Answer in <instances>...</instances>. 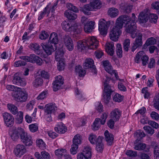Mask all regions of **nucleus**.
Returning <instances> with one entry per match:
<instances>
[{
  "mask_svg": "<svg viewBox=\"0 0 159 159\" xmlns=\"http://www.w3.org/2000/svg\"><path fill=\"white\" fill-rule=\"evenodd\" d=\"M129 16L123 15L120 16L117 19L115 25L111 29L110 34V39L112 41H116L121 33V30L123 24L130 20Z\"/></svg>",
  "mask_w": 159,
  "mask_h": 159,
  "instance_id": "obj_1",
  "label": "nucleus"
},
{
  "mask_svg": "<svg viewBox=\"0 0 159 159\" xmlns=\"http://www.w3.org/2000/svg\"><path fill=\"white\" fill-rule=\"evenodd\" d=\"M130 18V20L125 24H128L125 27V30L128 33H129L131 37L133 39L134 38L137 36L136 26V25L135 20V16L134 13L132 14V17Z\"/></svg>",
  "mask_w": 159,
  "mask_h": 159,
  "instance_id": "obj_2",
  "label": "nucleus"
},
{
  "mask_svg": "<svg viewBox=\"0 0 159 159\" xmlns=\"http://www.w3.org/2000/svg\"><path fill=\"white\" fill-rule=\"evenodd\" d=\"M102 6V3L100 0H94L89 4L84 6L83 9L84 13L86 15L90 14L89 11H92L95 9H99Z\"/></svg>",
  "mask_w": 159,
  "mask_h": 159,
  "instance_id": "obj_3",
  "label": "nucleus"
},
{
  "mask_svg": "<svg viewBox=\"0 0 159 159\" xmlns=\"http://www.w3.org/2000/svg\"><path fill=\"white\" fill-rule=\"evenodd\" d=\"M13 97L18 102H23L27 100L28 94L25 90L20 88L17 92L13 94Z\"/></svg>",
  "mask_w": 159,
  "mask_h": 159,
  "instance_id": "obj_4",
  "label": "nucleus"
},
{
  "mask_svg": "<svg viewBox=\"0 0 159 159\" xmlns=\"http://www.w3.org/2000/svg\"><path fill=\"white\" fill-rule=\"evenodd\" d=\"M20 58L21 59L27 62L32 63H36L39 66H41L43 63V61L41 58L34 54H31L29 56H21Z\"/></svg>",
  "mask_w": 159,
  "mask_h": 159,
  "instance_id": "obj_5",
  "label": "nucleus"
},
{
  "mask_svg": "<svg viewBox=\"0 0 159 159\" xmlns=\"http://www.w3.org/2000/svg\"><path fill=\"white\" fill-rule=\"evenodd\" d=\"M112 90L109 85H104V92L103 93V101L105 103L108 104L111 98Z\"/></svg>",
  "mask_w": 159,
  "mask_h": 159,
  "instance_id": "obj_6",
  "label": "nucleus"
},
{
  "mask_svg": "<svg viewBox=\"0 0 159 159\" xmlns=\"http://www.w3.org/2000/svg\"><path fill=\"white\" fill-rule=\"evenodd\" d=\"M109 24V22L106 21L104 19H101L99 20L98 29L101 34L105 35L107 34V30Z\"/></svg>",
  "mask_w": 159,
  "mask_h": 159,
  "instance_id": "obj_7",
  "label": "nucleus"
},
{
  "mask_svg": "<svg viewBox=\"0 0 159 159\" xmlns=\"http://www.w3.org/2000/svg\"><path fill=\"white\" fill-rule=\"evenodd\" d=\"M87 48L94 49L97 48L99 44L98 41L94 36L89 38L86 41Z\"/></svg>",
  "mask_w": 159,
  "mask_h": 159,
  "instance_id": "obj_8",
  "label": "nucleus"
},
{
  "mask_svg": "<svg viewBox=\"0 0 159 159\" xmlns=\"http://www.w3.org/2000/svg\"><path fill=\"white\" fill-rule=\"evenodd\" d=\"M102 63L105 70L111 75H114L116 78L118 79V76L116 70H112V66L109 61H102Z\"/></svg>",
  "mask_w": 159,
  "mask_h": 159,
  "instance_id": "obj_9",
  "label": "nucleus"
},
{
  "mask_svg": "<svg viewBox=\"0 0 159 159\" xmlns=\"http://www.w3.org/2000/svg\"><path fill=\"white\" fill-rule=\"evenodd\" d=\"M21 141L26 146H30L32 145L33 142L31 136L25 132H23L20 134Z\"/></svg>",
  "mask_w": 159,
  "mask_h": 159,
  "instance_id": "obj_10",
  "label": "nucleus"
},
{
  "mask_svg": "<svg viewBox=\"0 0 159 159\" xmlns=\"http://www.w3.org/2000/svg\"><path fill=\"white\" fill-rule=\"evenodd\" d=\"M93 64L94 61L93 59L91 58L87 59L83 64V66L84 69H91L92 72L96 74L97 71L95 66Z\"/></svg>",
  "mask_w": 159,
  "mask_h": 159,
  "instance_id": "obj_11",
  "label": "nucleus"
},
{
  "mask_svg": "<svg viewBox=\"0 0 159 159\" xmlns=\"http://www.w3.org/2000/svg\"><path fill=\"white\" fill-rule=\"evenodd\" d=\"M14 152L16 157H20L26 152V150L24 145L19 144L16 146Z\"/></svg>",
  "mask_w": 159,
  "mask_h": 159,
  "instance_id": "obj_12",
  "label": "nucleus"
},
{
  "mask_svg": "<svg viewBox=\"0 0 159 159\" xmlns=\"http://www.w3.org/2000/svg\"><path fill=\"white\" fill-rule=\"evenodd\" d=\"M4 120L7 127H11L14 123V118L12 115L8 113H5L3 114Z\"/></svg>",
  "mask_w": 159,
  "mask_h": 159,
  "instance_id": "obj_13",
  "label": "nucleus"
},
{
  "mask_svg": "<svg viewBox=\"0 0 159 159\" xmlns=\"http://www.w3.org/2000/svg\"><path fill=\"white\" fill-rule=\"evenodd\" d=\"M63 41L67 49L69 51H72L74 49V44L71 39L68 35H65L63 37Z\"/></svg>",
  "mask_w": 159,
  "mask_h": 159,
  "instance_id": "obj_14",
  "label": "nucleus"
},
{
  "mask_svg": "<svg viewBox=\"0 0 159 159\" xmlns=\"http://www.w3.org/2000/svg\"><path fill=\"white\" fill-rule=\"evenodd\" d=\"M64 83L62 77L61 75H59L56 77L55 81L53 83V90L57 91L60 89Z\"/></svg>",
  "mask_w": 159,
  "mask_h": 159,
  "instance_id": "obj_15",
  "label": "nucleus"
},
{
  "mask_svg": "<svg viewBox=\"0 0 159 159\" xmlns=\"http://www.w3.org/2000/svg\"><path fill=\"white\" fill-rule=\"evenodd\" d=\"M142 34L139 33L138 34V36L136 39L135 42L133 43L132 46L131 50L133 52H134L137 48L142 45Z\"/></svg>",
  "mask_w": 159,
  "mask_h": 159,
  "instance_id": "obj_16",
  "label": "nucleus"
},
{
  "mask_svg": "<svg viewBox=\"0 0 159 159\" xmlns=\"http://www.w3.org/2000/svg\"><path fill=\"white\" fill-rule=\"evenodd\" d=\"M149 15L147 10H144L140 12L138 17L139 22L142 23L146 22L149 19Z\"/></svg>",
  "mask_w": 159,
  "mask_h": 159,
  "instance_id": "obj_17",
  "label": "nucleus"
},
{
  "mask_svg": "<svg viewBox=\"0 0 159 159\" xmlns=\"http://www.w3.org/2000/svg\"><path fill=\"white\" fill-rule=\"evenodd\" d=\"M41 45L48 55H51L52 52L54 51L53 46L49 42H48V43H41Z\"/></svg>",
  "mask_w": 159,
  "mask_h": 159,
  "instance_id": "obj_18",
  "label": "nucleus"
},
{
  "mask_svg": "<svg viewBox=\"0 0 159 159\" xmlns=\"http://www.w3.org/2000/svg\"><path fill=\"white\" fill-rule=\"evenodd\" d=\"M121 115V111L118 108L113 110L110 113V117L115 121H118Z\"/></svg>",
  "mask_w": 159,
  "mask_h": 159,
  "instance_id": "obj_19",
  "label": "nucleus"
},
{
  "mask_svg": "<svg viewBox=\"0 0 159 159\" xmlns=\"http://www.w3.org/2000/svg\"><path fill=\"white\" fill-rule=\"evenodd\" d=\"M55 130L60 134H64L66 130V127L62 122L58 123L54 127Z\"/></svg>",
  "mask_w": 159,
  "mask_h": 159,
  "instance_id": "obj_20",
  "label": "nucleus"
},
{
  "mask_svg": "<svg viewBox=\"0 0 159 159\" xmlns=\"http://www.w3.org/2000/svg\"><path fill=\"white\" fill-rule=\"evenodd\" d=\"M57 109V108L55 104L50 103L45 105V111L48 115L51 114Z\"/></svg>",
  "mask_w": 159,
  "mask_h": 159,
  "instance_id": "obj_21",
  "label": "nucleus"
},
{
  "mask_svg": "<svg viewBox=\"0 0 159 159\" xmlns=\"http://www.w3.org/2000/svg\"><path fill=\"white\" fill-rule=\"evenodd\" d=\"M70 30L69 32L73 31L77 34L81 33V26L78 25L77 24L74 22H71Z\"/></svg>",
  "mask_w": 159,
  "mask_h": 159,
  "instance_id": "obj_22",
  "label": "nucleus"
},
{
  "mask_svg": "<svg viewBox=\"0 0 159 159\" xmlns=\"http://www.w3.org/2000/svg\"><path fill=\"white\" fill-rule=\"evenodd\" d=\"M106 50L107 53L111 56H112L115 52V47L112 42L107 43Z\"/></svg>",
  "mask_w": 159,
  "mask_h": 159,
  "instance_id": "obj_23",
  "label": "nucleus"
},
{
  "mask_svg": "<svg viewBox=\"0 0 159 159\" xmlns=\"http://www.w3.org/2000/svg\"><path fill=\"white\" fill-rule=\"evenodd\" d=\"M13 82L14 84L22 86H24L26 84V82L24 79H22L19 76H14L13 80Z\"/></svg>",
  "mask_w": 159,
  "mask_h": 159,
  "instance_id": "obj_24",
  "label": "nucleus"
},
{
  "mask_svg": "<svg viewBox=\"0 0 159 159\" xmlns=\"http://www.w3.org/2000/svg\"><path fill=\"white\" fill-rule=\"evenodd\" d=\"M94 22L93 21H90L86 24H84V28L85 31L87 33L91 32L94 28Z\"/></svg>",
  "mask_w": 159,
  "mask_h": 159,
  "instance_id": "obj_25",
  "label": "nucleus"
},
{
  "mask_svg": "<svg viewBox=\"0 0 159 159\" xmlns=\"http://www.w3.org/2000/svg\"><path fill=\"white\" fill-rule=\"evenodd\" d=\"M80 153H82L83 155L90 159L92 156L91 148L89 146H86L84 148L83 152Z\"/></svg>",
  "mask_w": 159,
  "mask_h": 159,
  "instance_id": "obj_26",
  "label": "nucleus"
},
{
  "mask_svg": "<svg viewBox=\"0 0 159 159\" xmlns=\"http://www.w3.org/2000/svg\"><path fill=\"white\" fill-rule=\"evenodd\" d=\"M58 39L57 34L53 32L51 34L50 36L49 42L52 44L53 43L54 45L58 43Z\"/></svg>",
  "mask_w": 159,
  "mask_h": 159,
  "instance_id": "obj_27",
  "label": "nucleus"
},
{
  "mask_svg": "<svg viewBox=\"0 0 159 159\" xmlns=\"http://www.w3.org/2000/svg\"><path fill=\"white\" fill-rule=\"evenodd\" d=\"M104 135L107 143L109 145H111L114 140L113 135L109 133L107 130L105 131Z\"/></svg>",
  "mask_w": 159,
  "mask_h": 159,
  "instance_id": "obj_28",
  "label": "nucleus"
},
{
  "mask_svg": "<svg viewBox=\"0 0 159 159\" xmlns=\"http://www.w3.org/2000/svg\"><path fill=\"white\" fill-rule=\"evenodd\" d=\"M108 15L110 17L114 18L117 16L119 14L118 9L114 7L110 8L107 11Z\"/></svg>",
  "mask_w": 159,
  "mask_h": 159,
  "instance_id": "obj_29",
  "label": "nucleus"
},
{
  "mask_svg": "<svg viewBox=\"0 0 159 159\" xmlns=\"http://www.w3.org/2000/svg\"><path fill=\"white\" fill-rule=\"evenodd\" d=\"M65 16L69 20H74L77 18L76 15L69 10H67L64 12Z\"/></svg>",
  "mask_w": 159,
  "mask_h": 159,
  "instance_id": "obj_30",
  "label": "nucleus"
},
{
  "mask_svg": "<svg viewBox=\"0 0 159 159\" xmlns=\"http://www.w3.org/2000/svg\"><path fill=\"white\" fill-rule=\"evenodd\" d=\"M43 83V79L40 77H37L34 80L32 85L34 88H37L41 86Z\"/></svg>",
  "mask_w": 159,
  "mask_h": 159,
  "instance_id": "obj_31",
  "label": "nucleus"
},
{
  "mask_svg": "<svg viewBox=\"0 0 159 159\" xmlns=\"http://www.w3.org/2000/svg\"><path fill=\"white\" fill-rule=\"evenodd\" d=\"M75 72L78 74L80 77H83L85 74L86 71L83 70L82 66L80 65H78L75 66Z\"/></svg>",
  "mask_w": 159,
  "mask_h": 159,
  "instance_id": "obj_32",
  "label": "nucleus"
},
{
  "mask_svg": "<svg viewBox=\"0 0 159 159\" xmlns=\"http://www.w3.org/2000/svg\"><path fill=\"white\" fill-rule=\"evenodd\" d=\"M7 107L11 112L13 115H16L18 112L17 107L12 104H8Z\"/></svg>",
  "mask_w": 159,
  "mask_h": 159,
  "instance_id": "obj_33",
  "label": "nucleus"
},
{
  "mask_svg": "<svg viewBox=\"0 0 159 159\" xmlns=\"http://www.w3.org/2000/svg\"><path fill=\"white\" fill-rule=\"evenodd\" d=\"M64 54V52L62 49L56 51L55 53V57L56 61H59L63 60L62 58Z\"/></svg>",
  "mask_w": 159,
  "mask_h": 159,
  "instance_id": "obj_34",
  "label": "nucleus"
},
{
  "mask_svg": "<svg viewBox=\"0 0 159 159\" xmlns=\"http://www.w3.org/2000/svg\"><path fill=\"white\" fill-rule=\"evenodd\" d=\"M135 136L137 138L135 142H137V141L140 140L143 138L145 136V134L143 131L139 130H137L135 133Z\"/></svg>",
  "mask_w": 159,
  "mask_h": 159,
  "instance_id": "obj_35",
  "label": "nucleus"
},
{
  "mask_svg": "<svg viewBox=\"0 0 159 159\" xmlns=\"http://www.w3.org/2000/svg\"><path fill=\"white\" fill-rule=\"evenodd\" d=\"M77 48L79 51H82L83 50L87 48L86 41L82 42L79 41L77 43Z\"/></svg>",
  "mask_w": 159,
  "mask_h": 159,
  "instance_id": "obj_36",
  "label": "nucleus"
},
{
  "mask_svg": "<svg viewBox=\"0 0 159 159\" xmlns=\"http://www.w3.org/2000/svg\"><path fill=\"white\" fill-rule=\"evenodd\" d=\"M66 150L65 149H58L55 151V155L59 158H61L66 153Z\"/></svg>",
  "mask_w": 159,
  "mask_h": 159,
  "instance_id": "obj_37",
  "label": "nucleus"
},
{
  "mask_svg": "<svg viewBox=\"0 0 159 159\" xmlns=\"http://www.w3.org/2000/svg\"><path fill=\"white\" fill-rule=\"evenodd\" d=\"M15 119L17 124H20L22 123L23 120V113L21 111H20L17 113Z\"/></svg>",
  "mask_w": 159,
  "mask_h": 159,
  "instance_id": "obj_38",
  "label": "nucleus"
},
{
  "mask_svg": "<svg viewBox=\"0 0 159 159\" xmlns=\"http://www.w3.org/2000/svg\"><path fill=\"white\" fill-rule=\"evenodd\" d=\"M48 5L44 9L43 11L41 12L39 15V16L38 17V19L39 20H40L43 18L44 15L47 13L48 14L47 16H48V15L50 13V11L48 10Z\"/></svg>",
  "mask_w": 159,
  "mask_h": 159,
  "instance_id": "obj_39",
  "label": "nucleus"
},
{
  "mask_svg": "<svg viewBox=\"0 0 159 159\" xmlns=\"http://www.w3.org/2000/svg\"><path fill=\"white\" fill-rule=\"evenodd\" d=\"M71 22L70 21H64L62 23L61 26L63 30L66 31H69L70 30V26Z\"/></svg>",
  "mask_w": 159,
  "mask_h": 159,
  "instance_id": "obj_40",
  "label": "nucleus"
},
{
  "mask_svg": "<svg viewBox=\"0 0 159 159\" xmlns=\"http://www.w3.org/2000/svg\"><path fill=\"white\" fill-rule=\"evenodd\" d=\"M100 124L99 118H96L95 121L92 125V129L95 131L98 130L100 127Z\"/></svg>",
  "mask_w": 159,
  "mask_h": 159,
  "instance_id": "obj_41",
  "label": "nucleus"
},
{
  "mask_svg": "<svg viewBox=\"0 0 159 159\" xmlns=\"http://www.w3.org/2000/svg\"><path fill=\"white\" fill-rule=\"evenodd\" d=\"M19 134L18 130L16 129L13 130L11 135V137L13 141H16L19 138Z\"/></svg>",
  "mask_w": 159,
  "mask_h": 159,
  "instance_id": "obj_42",
  "label": "nucleus"
},
{
  "mask_svg": "<svg viewBox=\"0 0 159 159\" xmlns=\"http://www.w3.org/2000/svg\"><path fill=\"white\" fill-rule=\"evenodd\" d=\"M36 143L37 145L41 149L44 150L46 148L45 144L42 139H37Z\"/></svg>",
  "mask_w": 159,
  "mask_h": 159,
  "instance_id": "obj_43",
  "label": "nucleus"
},
{
  "mask_svg": "<svg viewBox=\"0 0 159 159\" xmlns=\"http://www.w3.org/2000/svg\"><path fill=\"white\" fill-rule=\"evenodd\" d=\"M149 21L152 23H156L157 21L158 17L155 14H149Z\"/></svg>",
  "mask_w": 159,
  "mask_h": 159,
  "instance_id": "obj_44",
  "label": "nucleus"
},
{
  "mask_svg": "<svg viewBox=\"0 0 159 159\" xmlns=\"http://www.w3.org/2000/svg\"><path fill=\"white\" fill-rule=\"evenodd\" d=\"M153 102V105L155 108L159 110V93L155 97Z\"/></svg>",
  "mask_w": 159,
  "mask_h": 159,
  "instance_id": "obj_45",
  "label": "nucleus"
},
{
  "mask_svg": "<svg viewBox=\"0 0 159 159\" xmlns=\"http://www.w3.org/2000/svg\"><path fill=\"white\" fill-rule=\"evenodd\" d=\"M146 147V144L143 143H139L135 145L134 148L137 150H143Z\"/></svg>",
  "mask_w": 159,
  "mask_h": 159,
  "instance_id": "obj_46",
  "label": "nucleus"
},
{
  "mask_svg": "<svg viewBox=\"0 0 159 159\" xmlns=\"http://www.w3.org/2000/svg\"><path fill=\"white\" fill-rule=\"evenodd\" d=\"M6 88L9 91H13L12 94L13 95V94H14L15 93L17 92L20 88L15 86L13 85H8L7 86Z\"/></svg>",
  "mask_w": 159,
  "mask_h": 159,
  "instance_id": "obj_47",
  "label": "nucleus"
},
{
  "mask_svg": "<svg viewBox=\"0 0 159 159\" xmlns=\"http://www.w3.org/2000/svg\"><path fill=\"white\" fill-rule=\"evenodd\" d=\"M116 52L117 55L120 57H122V51L121 45L120 44H117L116 45Z\"/></svg>",
  "mask_w": 159,
  "mask_h": 159,
  "instance_id": "obj_48",
  "label": "nucleus"
},
{
  "mask_svg": "<svg viewBox=\"0 0 159 159\" xmlns=\"http://www.w3.org/2000/svg\"><path fill=\"white\" fill-rule=\"evenodd\" d=\"M108 113L104 112L102 114L99 118L100 121L102 125H104L106 122V120L108 116Z\"/></svg>",
  "mask_w": 159,
  "mask_h": 159,
  "instance_id": "obj_49",
  "label": "nucleus"
},
{
  "mask_svg": "<svg viewBox=\"0 0 159 159\" xmlns=\"http://www.w3.org/2000/svg\"><path fill=\"white\" fill-rule=\"evenodd\" d=\"M78 145L77 144L73 143L71 145L70 151L71 153L73 155L75 154L77 152Z\"/></svg>",
  "mask_w": 159,
  "mask_h": 159,
  "instance_id": "obj_50",
  "label": "nucleus"
},
{
  "mask_svg": "<svg viewBox=\"0 0 159 159\" xmlns=\"http://www.w3.org/2000/svg\"><path fill=\"white\" fill-rule=\"evenodd\" d=\"M122 7L124 11L127 13H129L132 9V6L127 4H125Z\"/></svg>",
  "mask_w": 159,
  "mask_h": 159,
  "instance_id": "obj_51",
  "label": "nucleus"
},
{
  "mask_svg": "<svg viewBox=\"0 0 159 159\" xmlns=\"http://www.w3.org/2000/svg\"><path fill=\"white\" fill-rule=\"evenodd\" d=\"M81 141V136L79 134L75 135L73 139V143L78 144H80Z\"/></svg>",
  "mask_w": 159,
  "mask_h": 159,
  "instance_id": "obj_52",
  "label": "nucleus"
},
{
  "mask_svg": "<svg viewBox=\"0 0 159 159\" xmlns=\"http://www.w3.org/2000/svg\"><path fill=\"white\" fill-rule=\"evenodd\" d=\"M58 61V62L57 64L58 70L59 71L62 70L64 69L65 67V63L63 60H61Z\"/></svg>",
  "mask_w": 159,
  "mask_h": 159,
  "instance_id": "obj_53",
  "label": "nucleus"
},
{
  "mask_svg": "<svg viewBox=\"0 0 159 159\" xmlns=\"http://www.w3.org/2000/svg\"><path fill=\"white\" fill-rule=\"evenodd\" d=\"M130 41L129 39H126L125 40L123 43V48L125 51H128L129 48L130 46Z\"/></svg>",
  "mask_w": 159,
  "mask_h": 159,
  "instance_id": "obj_54",
  "label": "nucleus"
},
{
  "mask_svg": "<svg viewBox=\"0 0 159 159\" xmlns=\"http://www.w3.org/2000/svg\"><path fill=\"white\" fill-rule=\"evenodd\" d=\"M154 159H159V145L156 146L154 150Z\"/></svg>",
  "mask_w": 159,
  "mask_h": 159,
  "instance_id": "obj_55",
  "label": "nucleus"
},
{
  "mask_svg": "<svg viewBox=\"0 0 159 159\" xmlns=\"http://www.w3.org/2000/svg\"><path fill=\"white\" fill-rule=\"evenodd\" d=\"M41 155L43 159H50L51 156L46 151H43L41 152Z\"/></svg>",
  "mask_w": 159,
  "mask_h": 159,
  "instance_id": "obj_56",
  "label": "nucleus"
},
{
  "mask_svg": "<svg viewBox=\"0 0 159 159\" xmlns=\"http://www.w3.org/2000/svg\"><path fill=\"white\" fill-rule=\"evenodd\" d=\"M143 128L148 134L151 135H152L154 133V129L149 126H145Z\"/></svg>",
  "mask_w": 159,
  "mask_h": 159,
  "instance_id": "obj_57",
  "label": "nucleus"
},
{
  "mask_svg": "<svg viewBox=\"0 0 159 159\" xmlns=\"http://www.w3.org/2000/svg\"><path fill=\"white\" fill-rule=\"evenodd\" d=\"M67 7L68 9V10L72 11L75 12L78 11V10L77 8L75 6H73V4L70 3H69L67 4Z\"/></svg>",
  "mask_w": 159,
  "mask_h": 159,
  "instance_id": "obj_58",
  "label": "nucleus"
},
{
  "mask_svg": "<svg viewBox=\"0 0 159 159\" xmlns=\"http://www.w3.org/2000/svg\"><path fill=\"white\" fill-rule=\"evenodd\" d=\"M126 154L129 157H134L137 156V152L136 151H133L131 150H129L126 152Z\"/></svg>",
  "mask_w": 159,
  "mask_h": 159,
  "instance_id": "obj_59",
  "label": "nucleus"
},
{
  "mask_svg": "<svg viewBox=\"0 0 159 159\" xmlns=\"http://www.w3.org/2000/svg\"><path fill=\"white\" fill-rule=\"evenodd\" d=\"M123 97L120 94H116L113 97V100L116 102H120L123 100Z\"/></svg>",
  "mask_w": 159,
  "mask_h": 159,
  "instance_id": "obj_60",
  "label": "nucleus"
},
{
  "mask_svg": "<svg viewBox=\"0 0 159 159\" xmlns=\"http://www.w3.org/2000/svg\"><path fill=\"white\" fill-rule=\"evenodd\" d=\"M49 36L48 33L45 31H42L39 36V38L42 40L45 39Z\"/></svg>",
  "mask_w": 159,
  "mask_h": 159,
  "instance_id": "obj_61",
  "label": "nucleus"
},
{
  "mask_svg": "<svg viewBox=\"0 0 159 159\" xmlns=\"http://www.w3.org/2000/svg\"><path fill=\"white\" fill-rule=\"evenodd\" d=\"M144 54V52L143 51H140L137 53L135 59V62L136 63H139V62L140 58H141L142 56Z\"/></svg>",
  "mask_w": 159,
  "mask_h": 159,
  "instance_id": "obj_62",
  "label": "nucleus"
},
{
  "mask_svg": "<svg viewBox=\"0 0 159 159\" xmlns=\"http://www.w3.org/2000/svg\"><path fill=\"white\" fill-rule=\"evenodd\" d=\"M96 139V136L93 134H91L89 137V140L90 143L92 144H94L95 143Z\"/></svg>",
  "mask_w": 159,
  "mask_h": 159,
  "instance_id": "obj_63",
  "label": "nucleus"
},
{
  "mask_svg": "<svg viewBox=\"0 0 159 159\" xmlns=\"http://www.w3.org/2000/svg\"><path fill=\"white\" fill-rule=\"evenodd\" d=\"M148 57L146 55H143L142 56L141 59L142 61V64L143 66H145L148 63Z\"/></svg>",
  "mask_w": 159,
  "mask_h": 159,
  "instance_id": "obj_64",
  "label": "nucleus"
}]
</instances>
